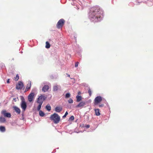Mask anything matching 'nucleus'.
Masks as SVG:
<instances>
[{
  "mask_svg": "<svg viewBox=\"0 0 153 153\" xmlns=\"http://www.w3.org/2000/svg\"><path fill=\"white\" fill-rule=\"evenodd\" d=\"M103 16V12L98 7L92 8L89 14V18L92 22L100 21L102 19Z\"/></svg>",
  "mask_w": 153,
  "mask_h": 153,
  "instance_id": "f257e3e1",
  "label": "nucleus"
},
{
  "mask_svg": "<svg viewBox=\"0 0 153 153\" xmlns=\"http://www.w3.org/2000/svg\"><path fill=\"white\" fill-rule=\"evenodd\" d=\"M50 118L51 120L53 121L54 123L55 124L58 123L60 120V117L56 113L52 114Z\"/></svg>",
  "mask_w": 153,
  "mask_h": 153,
  "instance_id": "f03ea898",
  "label": "nucleus"
},
{
  "mask_svg": "<svg viewBox=\"0 0 153 153\" xmlns=\"http://www.w3.org/2000/svg\"><path fill=\"white\" fill-rule=\"evenodd\" d=\"M20 105L23 111H25L26 109L27 105L26 102L23 98L22 100Z\"/></svg>",
  "mask_w": 153,
  "mask_h": 153,
  "instance_id": "7ed1b4c3",
  "label": "nucleus"
},
{
  "mask_svg": "<svg viewBox=\"0 0 153 153\" xmlns=\"http://www.w3.org/2000/svg\"><path fill=\"white\" fill-rule=\"evenodd\" d=\"M65 21L63 19H60L58 22L57 24V27L58 28H60L63 26L64 23Z\"/></svg>",
  "mask_w": 153,
  "mask_h": 153,
  "instance_id": "20e7f679",
  "label": "nucleus"
},
{
  "mask_svg": "<svg viewBox=\"0 0 153 153\" xmlns=\"http://www.w3.org/2000/svg\"><path fill=\"white\" fill-rule=\"evenodd\" d=\"M46 98V97L43 95H41L38 98L37 102L38 103L41 104H41H42L43 101L45 100Z\"/></svg>",
  "mask_w": 153,
  "mask_h": 153,
  "instance_id": "39448f33",
  "label": "nucleus"
},
{
  "mask_svg": "<svg viewBox=\"0 0 153 153\" xmlns=\"http://www.w3.org/2000/svg\"><path fill=\"white\" fill-rule=\"evenodd\" d=\"M24 86L22 82H19L16 85V88L17 89H21Z\"/></svg>",
  "mask_w": 153,
  "mask_h": 153,
  "instance_id": "423d86ee",
  "label": "nucleus"
},
{
  "mask_svg": "<svg viewBox=\"0 0 153 153\" xmlns=\"http://www.w3.org/2000/svg\"><path fill=\"white\" fill-rule=\"evenodd\" d=\"M102 97L100 96L96 97L94 100L95 104H97L99 103L102 100Z\"/></svg>",
  "mask_w": 153,
  "mask_h": 153,
  "instance_id": "0eeeda50",
  "label": "nucleus"
},
{
  "mask_svg": "<svg viewBox=\"0 0 153 153\" xmlns=\"http://www.w3.org/2000/svg\"><path fill=\"white\" fill-rule=\"evenodd\" d=\"M34 96V94L33 92H31L29 95L28 97V100L29 102H32Z\"/></svg>",
  "mask_w": 153,
  "mask_h": 153,
  "instance_id": "6e6552de",
  "label": "nucleus"
},
{
  "mask_svg": "<svg viewBox=\"0 0 153 153\" xmlns=\"http://www.w3.org/2000/svg\"><path fill=\"white\" fill-rule=\"evenodd\" d=\"M1 113L4 117L8 118H10L11 117V115L10 114V113H7L5 110L2 111Z\"/></svg>",
  "mask_w": 153,
  "mask_h": 153,
  "instance_id": "1a4fd4ad",
  "label": "nucleus"
},
{
  "mask_svg": "<svg viewBox=\"0 0 153 153\" xmlns=\"http://www.w3.org/2000/svg\"><path fill=\"white\" fill-rule=\"evenodd\" d=\"M86 105L85 102L82 101L80 102L76 106L77 108H82Z\"/></svg>",
  "mask_w": 153,
  "mask_h": 153,
  "instance_id": "9d476101",
  "label": "nucleus"
},
{
  "mask_svg": "<svg viewBox=\"0 0 153 153\" xmlns=\"http://www.w3.org/2000/svg\"><path fill=\"white\" fill-rule=\"evenodd\" d=\"M31 81H29L28 82V83L27 85V86L25 89V91H27L30 89L31 87Z\"/></svg>",
  "mask_w": 153,
  "mask_h": 153,
  "instance_id": "9b49d317",
  "label": "nucleus"
},
{
  "mask_svg": "<svg viewBox=\"0 0 153 153\" xmlns=\"http://www.w3.org/2000/svg\"><path fill=\"white\" fill-rule=\"evenodd\" d=\"M55 111L57 112H60L62 110V108L61 107L57 106L55 108Z\"/></svg>",
  "mask_w": 153,
  "mask_h": 153,
  "instance_id": "f8f14e48",
  "label": "nucleus"
},
{
  "mask_svg": "<svg viewBox=\"0 0 153 153\" xmlns=\"http://www.w3.org/2000/svg\"><path fill=\"white\" fill-rule=\"evenodd\" d=\"M49 89V86L47 85H44L42 88V91L44 92H45L47 91Z\"/></svg>",
  "mask_w": 153,
  "mask_h": 153,
  "instance_id": "ddd939ff",
  "label": "nucleus"
},
{
  "mask_svg": "<svg viewBox=\"0 0 153 153\" xmlns=\"http://www.w3.org/2000/svg\"><path fill=\"white\" fill-rule=\"evenodd\" d=\"M13 108L14 110H15V111L16 112V113H18V114H19L20 113V110L18 107L16 106H14L13 107Z\"/></svg>",
  "mask_w": 153,
  "mask_h": 153,
  "instance_id": "4468645a",
  "label": "nucleus"
},
{
  "mask_svg": "<svg viewBox=\"0 0 153 153\" xmlns=\"http://www.w3.org/2000/svg\"><path fill=\"white\" fill-rule=\"evenodd\" d=\"M59 86H58L57 85H55L53 87V90L54 91H57L58 88H60Z\"/></svg>",
  "mask_w": 153,
  "mask_h": 153,
  "instance_id": "2eb2a0df",
  "label": "nucleus"
},
{
  "mask_svg": "<svg viewBox=\"0 0 153 153\" xmlns=\"http://www.w3.org/2000/svg\"><path fill=\"white\" fill-rule=\"evenodd\" d=\"M6 121L5 118L2 117H0V122L1 123H4Z\"/></svg>",
  "mask_w": 153,
  "mask_h": 153,
  "instance_id": "dca6fc26",
  "label": "nucleus"
},
{
  "mask_svg": "<svg viewBox=\"0 0 153 153\" xmlns=\"http://www.w3.org/2000/svg\"><path fill=\"white\" fill-rule=\"evenodd\" d=\"M96 115L97 116H99L100 115V113L99 112V110L98 109H95V110Z\"/></svg>",
  "mask_w": 153,
  "mask_h": 153,
  "instance_id": "f3484780",
  "label": "nucleus"
},
{
  "mask_svg": "<svg viewBox=\"0 0 153 153\" xmlns=\"http://www.w3.org/2000/svg\"><path fill=\"white\" fill-rule=\"evenodd\" d=\"M77 102H79L82 100V97L81 96L77 95L76 96Z\"/></svg>",
  "mask_w": 153,
  "mask_h": 153,
  "instance_id": "a211bd4d",
  "label": "nucleus"
},
{
  "mask_svg": "<svg viewBox=\"0 0 153 153\" xmlns=\"http://www.w3.org/2000/svg\"><path fill=\"white\" fill-rule=\"evenodd\" d=\"M46 108L48 111H50L51 109V107L49 104H47L46 106Z\"/></svg>",
  "mask_w": 153,
  "mask_h": 153,
  "instance_id": "6ab92c4d",
  "label": "nucleus"
},
{
  "mask_svg": "<svg viewBox=\"0 0 153 153\" xmlns=\"http://www.w3.org/2000/svg\"><path fill=\"white\" fill-rule=\"evenodd\" d=\"M5 129L4 127L1 126H0V131L1 132H4L5 131Z\"/></svg>",
  "mask_w": 153,
  "mask_h": 153,
  "instance_id": "aec40b11",
  "label": "nucleus"
},
{
  "mask_svg": "<svg viewBox=\"0 0 153 153\" xmlns=\"http://www.w3.org/2000/svg\"><path fill=\"white\" fill-rule=\"evenodd\" d=\"M39 113L40 116L42 117H43L45 115L44 113L41 110L39 111Z\"/></svg>",
  "mask_w": 153,
  "mask_h": 153,
  "instance_id": "412c9836",
  "label": "nucleus"
},
{
  "mask_svg": "<svg viewBox=\"0 0 153 153\" xmlns=\"http://www.w3.org/2000/svg\"><path fill=\"white\" fill-rule=\"evenodd\" d=\"M46 45L45 47L46 48H50V45L49 43L48 42H46Z\"/></svg>",
  "mask_w": 153,
  "mask_h": 153,
  "instance_id": "4be33fe9",
  "label": "nucleus"
},
{
  "mask_svg": "<svg viewBox=\"0 0 153 153\" xmlns=\"http://www.w3.org/2000/svg\"><path fill=\"white\" fill-rule=\"evenodd\" d=\"M42 104H41H41L39 103V105L37 107V110L38 111H40V109L41 108Z\"/></svg>",
  "mask_w": 153,
  "mask_h": 153,
  "instance_id": "5701e85b",
  "label": "nucleus"
},
{
  "mask_svg": "<svg viewBox=\"0 0 153 153\" xmlns=\"http://www.w3.org/2000/svg\"><path fill=\"white\" fill-rule=\"evenodd\" d=\"M71 94L69 93H67L65 96V97L66 98H68L70 97Z\"/></svg>",
  "mask_w": 153,
  "mask_h": 153,
  "instance_id": "b1692460",
  "label": "nucleus"
},
{
  "mask_svg": "<svg viewBox=\"0 0 153 153\" xmlns=\"http://www.w3.org/2000/svg\"><path fill=\"white\" fill-rule=\"evenodd\" d=\"M68 102L70 103H72L73 102V101L72 99L70 98L68 100Z\"/></svg>",
  "mask_w": 153,
  "mask_h": 153,
  "instance_id": "393cba45",
  "label": "nucleus"
},
{
  "mask_svg": "<svg viewBox=\"0 0 153 153\" xmlns=\"http://www.w3.org/2000/svg\"><path fill=\"white\" fill-rule=\"evenodd\" d=\"M74 117L73 116H71L69 118V120H74Z\"/></svg>",
  "mask_w": 153,
  "mask_h": 153,
  "instance_id": "a878e982",
  "label": "nucleus"
},
{
  "mask_svg": "<svg viewBox=\"0 0 153 153\" xmlns=\"http://www.w3.org/2000/svg\"><path fill=\"white\" fill-rule=\"evenodd\" d=\"M19 79V76L18 74H17L16 76L15 77V79L16 81H17Z\"/></svg>",
  "mask_w": 153,
  "mask_h": 153,
  "instance_id": "bb28decb",
  "label": "nucleus"
},
{
  "mask_svg": "<svg viewBox=\"0 0 153 153\" xmlns=\"http://www.w3.org/2000/svg\"><path fill=\"white\" fill-rule=\"evenodd\" d=\"M68 113L67 111H66V112L65 113V115L63 116L62 118H65L67 115L68 114Z\"/></svg>",
  "mask_w": 153,
  "mask_h": 153,
  "instance_id": "cd10ccee",
  "label": "nucleus"
},
{
  "mask_svg": "<svg viewBox=\"0 0 153 153\" xmlns=\"http://www.w3.org/2000/svg\"><path fill=\"white\" fill-rule=\"evenodd\" d=\"M79 62H76L75 63V67H77L78 66V64H79Z\"/></svg>",
  "mask_w": 153,
  "mask_h": 153,
  "instance_id": "c85d7f7f",
  "label": "nucleus"
},
{
  "mask_svg": "<svg viewBox=\"0 0 153 153\" xmlns=\"http://www.w3.org/2000/svg\"><path fill=\"white\" fill-rule=\"evenodd\" d=\"M88 93L89 94V95L91 96V92L90 89H89L88 90Z\"/></svg>",
  "mask_w": 153,
  "mask_h": 153,
  "instance_id": "c756f323",
  "label": "nucleus"
},
{
  "mask_svg": "<svg viewBox=\"0 0 153 153\" xmlns=\"http://www.w3.org/2000/svg\"><path fill=\"white\" fill-rule=\"evenodd\" d=\"M85 126L87 128H89L90 127V125H86Z\"/></svg>",
  "mask_w": 153,
  "mask_h": 153,
  "instance_id": "7c9ffc66",
  "label": "nucleus"
},
{
  "mask_svg": "<svg viewBox=\"0 0 153 153\" xmlns=\"http://www.w3.org/2000/svg\"><path fill=\"white\" fill-rule=\"evenodd\" d=\"M9 80H10V79H8L7 80V83H10V82H9Z\"/></svg>",
  "mask_w": 153,
  "mask_h": 153,
  "instance_id": "2f4dec72",
  "label": "nucleus"
},
{
  "mask_svg": "<svg viewBox=\"0 0 153 153\" xmlns=\"http://www.w3.org/2000/svg\"><path fill=\"white\" fill-rule=\"evenodd\" d=\"M103 106V104H101V105H100L99 106L100 107H101Z\"/></svg>",
  "mask_w": 153,
  "mask_h": 153,
  "instance_id": "473e14b6",
  "label": "nucleus"
},
{
  "mask_svg": "<svg viewBox=\"0 0 153 153\" xmlns=\"http://www.w3.org/2000/svg\"><path fill=\"white\" fill-rule=\"evenodd\" d=\"M66 75H67V76H68L69 77L70 76V75L69 74H67Z\"/></svg>",
  "mask_w": 153,
  "mask_h": 153,
  "instance_id": "72a5a7b5",
  "label": "nucleus"
},
{
  "mask_svg": "<svg viewBox=\"0 0 153 153\" xmlns=\"http://www.w3.org/2000/svg\"><path fill=\"white\" fill-rule=\"evenodd\" d=\"M71 79H73L74 80H75V79L74 78H71Z\"/></svg>",
  "mask_w": 153,
  "mask_h": 153,
  "instance_id": "f704fd0d",
  "label": "nucleus"
},
{
  "mask_svg": "<svg viewBox=\"0 0 153 153\" xmlns=\"http://www.w3.org/2000/svg\"><path fill=\"white\" fill-rule=\"evenodd\" d=\"M80 92H78V94H80Z\"/></svg>",
  "mask_w": 153,
  "mask_h": 153,
  "instance_id": "c9c22d12",
  "label": "nucleus"
}]
</instances>
